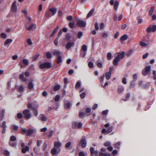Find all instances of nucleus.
I'll return each instance as SVG.
<instances>
[{"label":"nucleus","mask_w":156,"mask_h":156,"mask_svg":"<svg viewBox=\"0 0 156 156\" xmlns=\"http://www.w3.org/2000/svg\"><path fill=\"white\" fill-rule=\"evenodd\" d=\"M18 90L21 92H23L24 90V87L23 86H21L19 87L18 88Z\"/></svg>","instance_id":"3c124183"},{"label":"nucleus","mask_w":156,"mask_h":156,"mask_svg":"<svg viewBox=\"0 0 156 156\" xmlns=\"http://www.w3.org/2000/svg\"><path fill=\"white\" fill-rule=\"evenodd\" d=\"M54 147L56 148H58L61 147L62 144L59 142H55L54 143Z\"/></svg>","instance_id":"aec40b11"},{"label":"nucleus","mask_w":156,"mask_h":156,"mask_svg":"<svg viewBox=\"0 0 156 156\" xmlns=\"http://www.w3.org/2000/svg\"><path fill=\"white\" fill-rule=\"evenodd\" d=\"M16 2L14 1L12 3L11 7V10L13 12H16L17 10V6L16 5Z\"/></svg>","instance_id":"9b49d317"},{"label":"nucleus","mask_w":156,"mask_h":156,"mask_svg":"<svg viewBox=\"0 0 156 156\" xmlns=\"http://www.w3.org/2000/svg\"><path fill=\"white\" fill-rule=\"evenodd\" d=\"M82 126V123L81 122L74 121L72 123V127L73 129H81Z\"/></svg>","instance_id":"7ed1b4c3"},{"label":"nucleus","mask_w":156,"mask_h":156,"mask_svg":"<svg viewBox=\"0 0 156 156\" xmlns=\"http://www.w3.org/2000/svg\"><path fill=\"white\" fill-rule=\"evenodd\" d=\"M71 145V142H69L66 144L65 147L67 149H69L71 148V147H70Z\"/></svg>","instance_id":"c756f323"},{"label":"nucleus","mask_w":156,"mask_h":156,"mask_svg":"<svg viewBox=\"0 0 156 156\" xmlns=\"http://www.w3.org/2000/svg\"><path fill=\"white\" fill-rule=\"evenodd\" d=\"M97 66L99 68H101L102 67V64L101 62H98L97 63Z\"/></svg>","instance_id":"338daca9"},{"label":"nucleus","mask_w":156,"mask_h":156,"mask_svg":"<svg viewBox=\"0 0 156 156\" xmlns=\"http://www.w3.org/2000/svg\"><path fill=\"white\" fill-rule=\"evenodd\" d=\"M90 151L92 156H97L98 152L97 151L94 150L93 147H91L90 148Z\"/></svg>","instance_id":"f8f14e48"},{"label":"nucleus","mask_w":156,"mask_h":156,"mask_svg":"<svg viewBox=\"0 0 156 156\" xmlns=\"http://www.w3.org/2000/svg\"><path fill=\"white\" fill-rule=\"evenodd\" d=\"M152 73L154 76H153V79L154 80H156V71L155 70H153L152 72Z\"/></svg>","instance_id":"774afa93"},{"label":"nucleus","mask_w":156,"mask_h":156,"mask_svg":"<svg viewBox=\"0 0 156 156\" xmlns=\"http://www.w3.org/2000/svg\"><path fill=\"white\" fill-rule=\"evenodd\" d=\"M42 143V141L41 140H38L37 141V146L39 147Z\"/></svg>","instance_id":"69168bd1"},{"label":"nucleus","mask_w":156,"mask_h":156,"mask_svg":"<svg viewBox=\"0 0 156 156\" xmlns=\"http://www.w3.org/2000/svg\"><path fill=\"white\" fill-rule=\"evenodd\" d=\"M19 78L23 82H25L27 81V79L24 77L23 74H21L20 75Z\"/></svg>","instance_id":"6ab92c4d"},{"label":"nucleus","mask_w":156,"mask_h":156,"mask_svg":"<svg viewBox=\"0 0 156 156\" xmlns=\"http://www.w3.org/2000/svg\"><path fill=\"white\" fill-rule=\"evenodd\" d=\"M74 23L70 22L69 24V26L70 28L73 29L74 27Z\"/></svg>","instance_id":"8fccbe9b"},{"label":"nucleus","mask_w":156,"mask_h":156,"mask_svg":"<svg viewBox=\"0 0 156 156\" xmlns=\"http://www.w3.org/2000/svg\"><path fill=\"white\" fill-rule=\"evenodd\" d=\"M82 50L83 51H87V47L85 44H83L82 45Z\"/></svg>","instance_id":"79ce46f5"},{"label":"nucleus","mask_w":156,"mask_h":156,"mask_svg":"<svg viewBox=\"0 0 156 156\" xmlns=\"http://www.w3.org/2000/svg\"><path fill=\"white\" fill-rule=\"evenodd\" d=\"M148 33H150L151 31L155 32L156 30V25H154L152 26H149L146 30Z\"/></svg>","instance_id":"1a4fd4ad"},{"label":"nucleus","mask_w":156,"mask_h":156,"mask_svg":"<svg viewBox=\"0 0 156 156\" xmlns=\"http://www.w3.org/2000/svg\"><path fill=\"white\" fill-rule=\"evenodd\" d=\"M83 35V34L82 32L81 31H80L77 34V37L78 38H80L81 36H82Z\"/></svg>","instance_id":"49530a36"},{"label":"nucleus","mask_w":156,"mask_h":156,"mask_svg":"<svg viewBox=\"0 0 156 156\" xmlns=\"http://www.w3.org/2000/svg\"><path fill=\"white\" fill-rule=\"evenodd\" d=\"M74 44V42H68L66 45V48L67 49H69Z\"/></svg>","instance_id":"dca6fc26"},{"label":"nucleus","mask_w":156,"mask_h":156,"mask_svg":"<svg viewBox=\"0 0 156 156\" xmlns=\"http://www.w3.org/2000/svg\"><path fill=\"white\" fill-rule=\"evenodd\" d=\"M86 144L87 141L85 137L83 136L79 142V145L81 146L82 147L84 148L86 147Z\"/></svg>","instance_id":"0eeeda50"},{"label":"nucleus","mask_w":156,"mask_h":156,"mask_svg":"<svg viewBox=\"0 0 156 156\" xmlns=\"http://www.w3.org/2000/svg\"><path fill=\"white\" fill-rule=\"evenodd\" d=\"M26 28L28 30H35L37 28L36 25L35 24L32 23L29 27H27L26 25Z\"/></svg>","instance_id":"9d476101"},{"label":"nucleus","mask_w":156,"mask_h":156,"mask_svg":"<svg viewBox=\"0 0 156 156\" xmlns=\"http://www.w3.org/2000/svg\"><path fill=\"white\" fill-rule=\"evenodd\" d=\"M112 55L111 53L108 52L107 54V58L109 60H110L112 58Z\"/></svg>","instance_id":"a19ab883"},{"label":"nucleus","mask_w":156,"mask_h":156,"mask_svg":"<svg viewBox=\"0 0 156 156\" xmlns=\"http://www.w3.org/2000/svg\"><path fill=\"white\" fill-rule=\"evenodd\" d=\"M99 154L101 156H111L110 154L105 152H100Z\"/></svg>","instance_id":"c85d7f7f"},{"label":"nucleus","mask_w":156,"mask_h":156,"mask_svg":"<svg viewBox=\"0 0 156 156\" xmlns=\"http://www.w3.org/2000/svg\"><path fill=\"white\" fill-rule=\"evenodd\" d=\"M1 36L2 38L4 39H5L7 37V35L6 34L4 33H1Z\"/></svg>","instance_id":"13d9d810"},{"label":"nucleus","mask_w":156,"mask_h":156,"mask_svg":"<svg viewBox=\"0 0 156 156\" xmlns=\"http://www.w3.org/2000/svg\"><path fill=\"white\" fill-rule=\"evenodd\" d=\"M28 87L29 89H32L33 88L34 85L32 82H30L29 83Z\"/></svg>","instance_id":"72a5a7b5"},{"label":"nucleus","mask_w":156,"mask_h":156,"mask_svg":"<svg viewBox=\"0 0 156 156\" xmlns=\"http://www.w3.org/2000/svg\"><path fill=\"white\" fill-rule=\"evenodd\" d=\"M94 27L95 30H98L99 29V27L98 23H95L94 24Z\"/></svg>","instance_id":"5fc2aeb1"},{"label":"nucleus","mask_w":156,"mask_h":156,"mask_svg":"<svg viewBox=\"0 0 156 156\" xmlns=\"http://www.w3.org/2000/svg\"><path fill=\"white\" fill-rule=\"evenodd\" d=\"M135 86V82L134 80L132 81L130 83L129 88L130 89L134 88Z\"/></svg>","instance_id":"cd10ccee"},{"label":"nucleus","mask_w":156,"mask_h":156,"mask_svg":"<svg viewBox=\"0 0 156 156\" xmlns=\"http://www.w3.org/2000/svg\"><path fill=\"white\" fill-rule=\"evenodd\" d=\"M111 74L112 73H110L108 72H106L105 74L106 78L108 80H109L111 77Z\"/></svg>","instance_id":"7c9ffc66"},{"label":"nucleus","mask_w":156,"mask_h":156,"mask_svg":"<svg viewBox=\"0 0 156 156\" xmlns=\"http://www.w3.org/2000/svg\"><path fill=\"white\" fill-rule=\"evenodd\" d=\"M111 144L110 142L107 141L104 144V145L106 147H108L111 146Z\"/></svg>","instance_id":"680f3d73"},{"label":"nucleus","mask_w":156,"mask_h":156,"mask_svg":"<svg viewBox=\"0 0 156 156\" xmlns=\"http://www.w3.org/2000/svg\"><path fill=\"white\" fill-rule=\"evenodd\" d=\"M86 23L83 20H78L77 21V26L79 27H85L86 26Z\"/></svg>","instance_id":"6e6552de"},{"label":"nucleus","mask_w":156,"mask_h":156,"mask_svg":"<svg viewBox=\"0 0 156 156\" xmlns=\"http://www.w3.org/2000/svg\"><path fill=\"white\" fill-rule=\"evenodd\" d=\"M12 40L11 39L9 38L8 39L5 41L4 45V46H6L7 45L9 44L12 42Z\"/></svg>","instance_id":"412c9836"},{"label":"nucleus","mask_w":156,"mask_h":156,"mask_svg":"<svg viewBox=\"0 0 156 156\" xmlns=\"http://www.w3.org/2000/svg\"><path fill=\"white\" fill-rule=\"evenodd\" d=\"M128 36L126 34H124L121 36L120 38L121 41H123L126 40L128 38Z\"/></svg>","instance_id":"5701e85b"},{"label":"nucleus","mask_w":156,"mask_h":156,"mask_svg":"<svg viewBox=\"0 0 156 156\" xmlns=\"http://www.w3.org/2000/svg\"><path fill=\"white\" fill-rule=\"evenodd\" d=\"M27 42L29 45H31L33 44L30 38H29L27 40Z\"/></svg>","instance_id":"864d4df0"},{"label":"nucleus","mask_w":156,"mask_h":156,"mask_svg":"<svg viewBox=\"0 0 156 156\" xmlns=\"http://www.w3.org/2000/svg\"><path fill=\"white\" fill-rule=\"evenodd\" d=\"M36 129H29L27 131V135L28 136H30L33 133H36Z\"/></svg>","instance_id":"4468645a"},{"label":"nucleus","mask_w":156,"mask_h":156,"mask_svg":"<svg viewBox=\"0 0 156 156\" xmlns=\"http://www.w3.org/2000/svg\"><path fill=\"white\" fill-rule=\"evenodd\" d=\"M71 105V103L70 102H68L66 104L64 105V108L65 109L69 108Z\"/></svg>","instance_id":"473e14b6"},{"label":"nucleus","mask_w":156,"mask_h":156,"mask_svg":"<svg viewBox=\"0 0 156 156\" xmlns=\"http://www.w3.org/2000/svg\"><path fill=\"white\" fill-rule=\"evenodd\" d=\"M112 130V127H109L107 129V133H109L111 132Z\"/></svg>","instance_id":"0e129e2a"},{"label":"nucleus","mask_w":156,"mask_h":156,"mask_svg":"<svg viewBox=\"0 0 156 156\" xmlns=\"http://www.w3.org/2000/svg\"><path fill=\"white\" fill-rule=\"evenodd\" d=\"M71 36L69 33H67L65 35V39L66 41H69L71 38Z\"/></svg>","instance_id":"bb28decb"},{"label":"nucleus","mask_w":156,"mask_h":156,"mask_svg":"<svg viewBox=\"0 0 156 156\" xmlns=\"http://www.w3.org/2000/svg\"><path fill=\"white\" fill-rule=\"evenodd\" d=\"M94 8L92 9L89 12L87 15V17L88 18L91 16L94 11Z\"/></svg>","instance_id":"393cba45"},{"label":"nucleus","mask_w":156,"mask_h":156,"mask_svg":"<svg viewBox=\"0 0 156 156\" xmlns=\"http://www.w3.org/2000/svg\"><path fill=\"white\" fill-rule=\"evenodd\" d=\"M40 55L39 54H37L36 55H35L33 57V61H35L36 60L38 57Z\"/></svg>","instance_id":"c03bdc74"},{"label":"nucleus","mask_w":156,"mask_h":156,"mask_svg":"<svg viewBox=\"0 0 156 156\" xmlns=\"http://www.w3.org/2000/svg\"><path fill=\"white\" fill-rule=\"evenodd\" d=\"M121 144V142L120 141H119L115 144L114 146L115 147L119 149L120 148V145Z\"/></svg>","instance_id":"e433bc0d"},{"label":"nucleus","mask_w":156,"mask_h":156,"mask_svg":"<svg viewBox=\"0 0 156 156\" xmlns=\"http://www.w3.org/2000/svg\"><path fill=\"white\" fill-rule=\"evenodd\" d=\"M9 144L10 146L13 147H15L16 146V143L12 142L10 141H9Z\"/></svg>","instance_id":"a18cd8bd"},{"label":"nucleus","mask_w":156,"mask_h":156,"mask_svg":"<svg viewBox=\"0 0 156 156\" xmlns=\"http://www.w3.org/2000/svg\"><path fill=\"white\" fill-rule=\"evenodd\" d=\"M51 67V64L49 62H44L40 65L39 67L41 69H44L46 68L49 69Z\"/></svg>","instance_id":"39448f33"},{"label":"nucleus","mask_w":156,"mask_h":156,"mask_svg":"<svg viewBox=\"0 0 156 156\" xmlns=\"http://www.w3.org/2000/svg\"><path fill=\"white\" fill-rule=\"evenodd\" d=\"M119 5V2L118 1L116 0L115 3L114 4V9L115 10H116L118 9V7Z\"/></svg>","instance_id":"2f4dec72"},{"label":"nucleus","mask_w":156,"mask_h":156,"mask_svg":"<svg viewBox=\"0 0 156 156\" xmlns=\"http://www.w3.org/2000/svg\"><path fill=\"white\" fill-rule=\"evenodd\" d=\"M154 10V7H151V8L150 10L148 12V15L150 16H151Z\"/></svg>","instance_id":"4c0bfd02"},{"label":"nucleus","mask_w":156,"mask_h":156,"mask_svg":"<svg viewBox=\"0 0 156 156\" xmlns=\"http://www.w3.org/2000/svg\"><path fill=\"white\" fill-rule=\"evenodd\" d=\"M86 54V52L85 51H81L80 56L83 58H84L85 55Z\"/></svg>","instance_id":"bf43d9fd"},{"label":"nucleus","mask_w":156,"mask_h":156,"mask_svg":"<svg viewBox=\"0 0 156 156\" xmlns=\"http://www.w3.org/2000/svg\"><path fill=\"white\" fill-rule=\"evenodd\" d=\"M81 82L79 80L76 83L75 85V88L77 89L79 88L81 86Z\"/></svg>","instance_id":"f704fd0d"},{"label":"nucleus","mask_w":156,"mask_h":156,"mask_svg":"<svg viewBox=\"0 0 156 156\" xmlns=\"http://www.w3.org/2000/svg\"><path fill=\"white\" fill-rule=\"evenodd\" d=\"M39 120L41 122H45L47 120V118H39Z\"/></svg>","instance_id":"de8ad7c7"},{"label":"nucleus","mask_w":156,"mask_h":156,"mask_svg":"<svg viewBox=\"0 0 156 156\" xmlns=\"http://www.w3.org/2000/svg\"><path fill=\"white\" fill-rule=\"evenodd\" d=\"M5 114V110L4 109L0 110V116L3 117Z\"/></svg>","instance_id":"c9c22d12"},{"label":"nucleus","mask_w":156,"mask_h":156,"mask_svg":"<svg viewBox=\"0 0 156 156\" xmlns=\"http://www.w3.org/2000/svg\"><path fill=\"white\" fill-rule=\"evenodd\" d=\"M51 153L53 155H55L58 154V153H57L56 148L55 147L51 150Z\"/></svg>","instance_id":"a878e982"},{"label":"nucleus","mask_w":156,"mask_h":156,"mask_svg":"<svg viewBox=\"0 0 156 156\" xmlns=\"http://www.w3.org/2000/svg\"><path fill=\"white\" fill-rule=\"evenodd\" d=\"M117 55L116 56L113 61V64L114 66H117L120 60L122 59L125 57V53L124 51H122L121 53H117Z\"/></svg>","instance_id":"f257e3e1"},{"label":"nucleus","mask_w":156,"mask_h":156,"mask_svg":"<svg viewBox=\"0 0 156 156\" xmlns=\"http://www.w3.org/2000/svg\"><path fill=\"white\" fill-rule=\"evenodd\" d=\"M29 63V61L26 59H23L22 61H20L18 63V65L21 68H24V67L23 64L25 66L28 65Z\"/></svg>","instance_id":"423d86ee"},{"label":"nucleus","mask_w":156,"mask_h":156,"mask_svg":"<svg viewBox=\"0 0 156 156\" xmlns=\"http://www.w3.org/2000/svg\"><path fill=\"white\" fill-rule=\"evenodd\" d=\"M86 96V94L85 92H83L80 95V96L81 98L82 99H83L84 98L85 96Z\"/></svg>","instance_id":"603ef678"},{"label":"nucleus","mask_w":156,"mask_h":156,"mask_svg":"<svg viewBox=\"0 0 156 156\" xmlns=\"http://www.w3.org/2000/svg\"><path fill=\"white\" fill-rule=\"evenodd\" d=\"M57 9L55 7L48 8L45 13L46 16L47 17H51L55 15L57 12Z\"/></svg>","instance_id":"f03ea898"},{"label":"nucleus","mask_w":156,"mask_h":156,"mask_svg":"<svg viewBox=\"0 0 156 156\" xmlns=\"http://www.w3.org/2000/svg\"><path fill=\"white\" fill-rule=\"evenodd\" d=\"M56 58V62L57 64H59L62 62V58L61 55L57 56Z\"/></svg>","instance_id":"f3484780"},{"label":"nucleus","mask_w":156,"mask_h":156,"mask_svg":"<svg viewBox=\"0 0 156 156\" xmlns=\"http://www.w3.org/2000/svg\"><path fill=\"white\" fill-rule=\"evenodd\" d=\"M23 113L24 115L25 116V117H31V114L30 113V111L28 109L25 110L23 112Z\"/></svg>","instance_id":"ddd939ff"},{"label":"nucleus","mask_w":156,"mask_h":156,"mask_svg":"<svg viewBox=\"0 0 156 156\" xmlns=\"http://www.w3.org/2000/svg\"><path fill=\"white\" fill-rule=\"evenodd\" d=\"M30 148L28 146H26L25 148L22 149L21 151L23 153H25L27 151H29Z\"/></svg>","instance_id":"b1692460"},{"label":"nucleus","mask_w":156,"mask_h":156,"mask_svg":"<svg viewBox=\"0 0 156 156\" xmlns=\"http://www.w3.org/2000/svg\"><path fill=\"white\" fill-rule=\"evenodd\" d=\"M60 88V86L59 85H55L54 87V90L55 91L58 90Z\"/></svg>","instance_id":"ea45409f"},{"label":"nucleus","mask_w":156,"mask_h":156,"mask_svg":"<svg viewBox=\"0 0 156 156\" xmlns=\"http://www.w3.org/2000/svg\"><path fill=\"white\" fill-rule=\"evenodd\" d=\"M46 55L47 58H51V54L49 51H48L46 53Z\"/></svg>","instance_id":"37998d69"},{"label":"nucleus","mask_w":156,"mask_h":156,"mask_svg":"<svg viewBox=\"0 0 156 156\" xmlns=\"http://www.w3.org/2000/svg\"><path fill=\"white\" fill-rule=\"evenodd\" d=\"M2 126L3 128V130L2 131V133H4L5 132L6 129V123L5 121H4L3 122Z\"/></svg>","instance_id":"a211bd4d"},{"label":"nucleus","mask_w":156,"mask_h":156,"mask_svg":"<svg viewBox=\"0 0 156 156\" xmlns=\"http://www.w3.org/2000/svg\"><path fill=\"white\" fill-rule=\"evenodd\" d=\"M60 98V96L59 95H56L55 98V101L56 102H57L59 101Z\"/></svg>","instance_id":"4d7b16f0"},{"label":"nucleus","mask_w":156,"mask_h":156,"mask_svg":"<svg viewBox=\"0 0 156 156\" xmlns=\"http://www.w3.org/2000/svg\"><path fill=\"white\" fill-rule=\"evenodd\" d=\"M88 66L90 68H92L94 66L93 63L91 62H90L88 63Z\"/></svg>","instance_id":"e2e57ef3"},{"label":"nucleus","mask_w":156,"mask_h":156,"mask_svg":"<svg viewBox=\"0 0 156 156\" xmlns=\"http://www.w3.org/2000/svg\"><path fill=\"white\" fill-rule=\"evenodd\" d=\"M151 66H146L144 69H143L142 74L144 76H146L150 72Z\"/></svg>","instance_id":"20e7f679"},{"label":"nucleus","mask_w":156,"mask_h":156,"mask_svg":"<svg viewBox=\"0 0 156 156\" xmlns=\"http://www.w3.org/2000/svg\"><path fill=\"white\" fill-rule=\"evenodd\" d=\"M11 128H13L14 130H17L18 129V126L16 125H13L11 127Z\"/></svg>","instance_id":"6e6d98bb"},{"label":"nucleus","mask_w":156,"mask_h":156,"mask_svg":"<svg viewBox=\"0 0 156 156\" xmlns=\"http://www.w3.org/2000/svg\"><path fill=\"white\" fill-rule=\"evenodd\" d=\"M59 39V38L57 37L54 41V44L56 46H57L58 45V40Z\"/></svg>","instance_id":"052dcab7"},{"label":"nucleus","mask_w":156,"mask_h":156,"mask_svg":"<svg viewBox=\"0 0 156 156\" xmlns=\"http://www.w3.org/2000/svg\"><path fill=\"white\" fill-rule=\"evenodd\" d=\"M53 55L55 56H58L62 54V53L56 49L55 50L52 52Z\"/></svg>","instance_id":"2eb2a0df"},{"label":"nucleus","mask_w":156,"mask_h":156,"mask_svg":"<svg viewBox=\"0 0 156 156\" xmlns=\"http://www.w3.org/2000/svg\"><path fill=\"white\" fill-rule=\"evenodd\" d=\"M16 137L14 136H11L10 138V141H14L16 140Z\"/></svg>","instance_id":"09e8293b"},{"label":"nucleus","mask_w":156,"mask_h":156,"mask_svg":"<svg viewBox=\"0 0 156 156\" xmlns=\"http://www.w3.org/2000/svg\"><path fill=\"white\" fill-rule=\"evenodd\" d=\"M102 36L103 38H106L108 36V33L106 32H103L102 34Z\"/></svg>","instance_id":"58836bf2"},{"label":"nucleus","mask_w":156,"mask_h":156,"mask_svg":"<svg viewBox=\"0 0 156 156\" xmlns=\"http://www.w3.org/2000/svg\"><path fill=\"white\" fill-rule=\"evenodd\" d=\"M59 28V27L58 26L54 30L51 34L50 35V36L51 37H53L54 36L55 34L56 33L57 31Z\"/></svg>","instance_id":"4be33fe9"}]
</instances>
